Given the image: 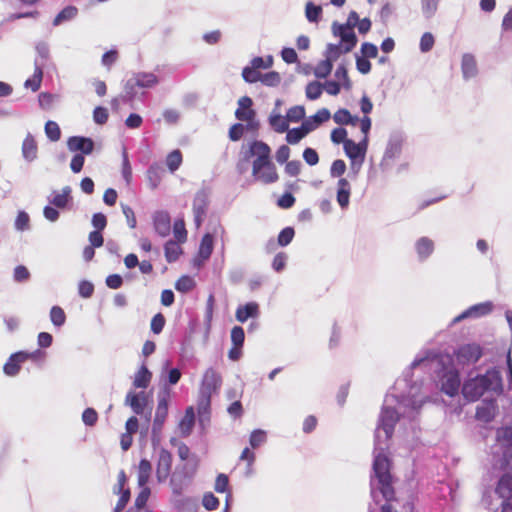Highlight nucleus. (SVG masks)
Masks as SVG:
<instances>
[{"mask_svg":"<svg viewBox=\"0 0 512 512\" xmlns=\"http://www.w3.org/2000/svg\"><path fill=\"white\" fill-rule=\"evenodd\" d=\"M429 397L416 385L409 388L407 394L398 397L394 394L386 395L375 431V447L373 461V475L370 480L371 497L378 504V493L385 499L381 512H399L398 500L394 498L392 476L390 474V462L384 451L387 449V441L394 432V426L401 418L414 420ZM402 512H414L412 502L407 501L402 505Z\"/></svg>","mask_w":512,"mask_h":512,"instance_id":"nucleus-1","label":"nucleus"},{"mask_svg":"<svg viewBox=\"0 0 512 512\" xmlns=\"http://www.w3.org/2000/svg\"><path fill=\"white\" fill-rule=\"evenodd\" d=\"M502 391V377L496 369H490L484 375L469 378L462 386V394L470 402L477 401L486 392L500 394Z\"/></svg>","mask_w":512,"mask_h":512,"instance_id":"nucleus-2","label":"nucleus"},{"mask_svg":"<svg viewBox=\"0 0 512 512\" xmlns=\"http://www.w3.org/2000/svg\"><path fill=\"white\" fill-rule=\"evenodd\" d=\"M494 465L501 469H512V427H501L496 433V443L492 446Z\"/></svg>","mask_w":512,"mask_h":512,"instance_id":"nucleus-3","label":"nucleus"},{"mask_svg":"<svg viewBox=\"0 0 512 512\" xmlns=\"http://www.w3.org/2000/svg\"><path fill=\"white\" fill-rule=\"evenodd\" d=\"M456 362L461 366L475 364L483 355L482 347L476 343L463 344L454 352Z\"/></svg>","mask_w":512,"mask_h":512,"instance_id":"nucleus-4","label":"nucleus"},{"mask_svg":"<svg viewBox=\"0 0 512 512\" xmlns=\"http://www.w3.org/2000/svg\"><path fill=\"white\" fill-rule=\"evenodd\" d=\"M403 137L400 133H392L389 137L385 148L380 167L386 170L390 167L391 162L395 160L402 151Z\"/></svg>","mask_w":512,"mask_h":512,"instance_id":"nucleus-5","label":"nucleus"},{"mask_svg":"<svg viewBox=\"0 0 512 512\" xmlns=\"http://www.w3.org/2000/svg\"><path fill=\"white\" fill-rule=\"evenodd\" d=\"M209 198L210 192L205 188L199 190L194 196L192 210L194 215V223L197 228L202 225L207 214Z\"/></svg>","mask_w":512,"mask_h":512,"instance_id":"nucleus-6","label":"nucleus"},{"mask_svg":"<svg viewBox=\"0 0 512 512\" xmlns=\"http://www.w3.org/2000/svg\"><path fill=\"white\" fill-rule=\"evenodd\" d=\"M168 415V403L165 398H161L158 401V405L155 412V417L152 426V443L154 446L160 442V434L162 427Z\"/></svg>","mask_w":512,"mask_h":512,"instance_id":"nucleus-7","label":"nucleus"},{"mask_svg":"<svg viewBox=\"0 0 512 512\" xmlns=\"http://www.w3.org/2000/svg\"><path fill=\"white\" fill-rule=\"evenodd\" d=\"M496 493L502 502V512H512V475L504 474L496 487Z\"/></svg>","mask_w":512,"mask_h":512,"instance_id":"nucleus-8","label":"nucleus"},{"mask_svg":"<svg viewBox=\"0 0 512 512\" xmlns=\"http://www.w3.org/2000/svg\"><path fill=\"white\" fill-rule=\"evenodd\" d=\"M252 99L248 96H243L238 100V108L235 112V116L240 121H245L248 123V126L251 128H255L258 126V123L255 122V111L252 107Z\"/></svg>","mask_w":512,"mask_h":512,"instance_id":"nucleus-9","label":"nucleus"},{"mask_svg":"<svg viewBox=\"0 0 512 512\" xmlns=\"http://www.w3.org/2000/svg\"><path fill=\"white\" fill-rule=\"evenodd\" d=\"M332 32L335 37L340 38L339 43H342V45L345 46L346 51H352L356 46L358 40L353 29L343 24L334 22L332 24Z\"/></svg>","mask_w":512,"mask_h":512,"instance_id":"nucleus-10","label":"nucleus"},{"mask_svg":"<svg viewBox=\"0 0 512 512\" xmlns=\"http://www.w3.org/2000/svg\"><path fill=\"white\" fill-rule=\"evenodd\" d=\"M492 309H493V304L490 301L475 304V305L469 307L468 309H466L465 311H463L458 316H456L453 319L452 323L455 324L462 320L470 319V318L471 319L480 318L482 316L488 315L492 311Z\"/></svg>","mask_w":512,"mask_h":512,"instance_id":"nucleus-11","label":"nucleus"},{"mask_svg":"<svg viewBox=\"0 0 512 512\" xmlns=\"http://www.w3.org/2000/svg\"><path fill=\"white\" fill-rule=\"evenodd\" d=\"M252 174L257 181H260L264 184H271L278 180L276 167L271 161L264 162L257 169L255 168V164H253Z\"/></svg>","mask_w":512,"mask_h":512,"instance_id":"nucleus-12","label":"nucleus"},{"mask_svg":"<svg viewBox=\"0 0 512 512\" xmlns=\"http://www.w3.org/2000/svg\"><path fill=\"white\" fill-rule=\"evenodd\" d=\"M222 383L220 374L213 368H208L202 378L199 392L212 395Z\"/></svg>","mask_w":512,"mask_h":512,"instance_id":"nucleus-13","label":"nucleus"},{"mask_svg":"<svg viewBox=\"0 0 512 512\" xmlns=\"http://www.w3.org/2000/svg\"><path fill=\"white\" fill-rule=\"evenodd\" d=\"M367 147V137H364L359 143H355L353 140H346L344 142V151L350 160H365Z\"/></svg>","mask_w":512,"mask_h":512,"instance_id":"nucleus-14","label":"nucleus"},{"mask_svg":"<svg viewBox=\"0 0 512 512\" xmlns=\"http://www.w3.org/2000/svg\"><path fill=\"white\" fill-rule=\"evenodd\" d=\"M172 466V455L171 453L162 448L159 451V457L157 461L156 477L159 482L167 480Z\"/></svg>","mask_w":512,"mask_h":512,"instance_id":"nucleus-15","label":"nucleus"},{"mask_svg":"<svg viewBox=\"0 0 512 512\" xmlns=\"http://www.w3.org/2000/svg\"><path fill=\"white\" fill-rule=\"evenodd\" d=\"M67 147L71 152H81L89 155L94 150V142L91 138L83 136H72L67 140Z\"/></svg>","mask_w":512,"mask_h":512,"instance_id":"nucleus-16","label":"nucleus"},{"mask_svg":"<svg viewBox=\"0 0 512 512\" xmlns=\"http://www.w3.org/2000/svg\"><path fill=\"white\" fill-rule=\"evenodd\" d=\"M250 155L256 156L253 164H255V168L257 169L264 162H269L270 160V147L262 142V141H254L250 145Z\"/></svg>","mask_w":512,"mask_h":512,"instance_id":"nucleus-17","label":"nucleus"},{"mask_svg":"<svg viewBox=\"0 0 512 512\" xmlns=\"http://www.w3.org/2000/svg\"><path fill=\"white\" fill-rule=\"evenodd\" d=\"M147 401L148 397L144 391L139 393L130 391L127 393L125 398V404L130 406L132 411L137 415H142L144 413Z\"/></svg>","mask_w":512,"mask_h":512,"instance_id":"nucleus-18","label":"nucleus"},{"mask_svg":"<svg viewBox=\"0 0 512 512\" xmlns=\"http://www.w3.org/2000/svg\"><path fill=\"white\" fill-rule=\"evenodd\" d=\"M153 225L156 233L161 237H166L171 231L170 215L166 211H157L153 215Z\"/></svg>","mask_w":512,"mask_h":512,"instance_id":"nucleus-19","label":"nucleus"},{"mask_svg":"<svg viewBox=\"0 0 512 512\" xmlns=\"http://www.w3.org/2000/svg\"><path fill=\"white\" fill-rule=\"evenodd\" d=\"M415 251L419 261H426L434 252V241L426 236L420 237L415 242Z\"/></svg>","mask_w":512,"mask_h":512,"instance_id":"nucleus-20","label":"nucleus"},{"mask_svg":"<svg viewBox=\"0 0 512 512\" xmlns=\"http://www.w3.org/2000/svg\"><path fill=\"white\" fill-rule=\"evenodd\" d=\"M496 401L494 399L484 400L476 410V418L483 422H490L496 414Z\"/></svg>","mask_w":512,"mask_h":512,"instance_id":"nucleus-21","label":"nucleus"},{"mask_svg":"<svg viewBox=\"0 0 512 512\" xmlns=\"http://www.w3.org/2000/svg\"><path fill=\"white\" fill-rule=\"evenodd\" d=\"M351 185L346 178H340L337 183L336 200L342 209H347L350 202Z\"/></svg>","mask_w":512,"mask_h":512,"instance_id":"nucleus-22","label":"nucleus"},{"mask_svg":"<svg viewBox=\"0 0 512 512\" xmlns=\"http://www.w3.org/2000/svg\"><path fill=\"white\" fill-rule=\"evenodd\" d=\"M461 70L463 78L465 80L474 78L477 75L478 67L474 55H472L471 53L463 54L461 61Z\"/></svg>","mask_w":512,"mask_h":512,"instance_id":"nucleus-23","label":"nucleus"},{"mask_svg":"<svg viewBox=\"0 0 512 512\" xmlns=\"http://www.w3.org/2000/svg\"><path fill=\"white\" fill-rule=\"evenodd\" d=\"M237 321L244 323L248 318H257L259 316V305L256 302H249L239 306L236 310Z\"/></svg>","mask_w":512,"mask_h":512,"instance_id":"nucleus-24","label":"nucleus"},{"mask_svg":"<svg viewBox=\"0 0 512 512\" xmlns=\"http://www.w3.org/2000/svg\"><path fill=\"white\" fill-rule=\"evenodd\" d=\"M24 357L23 351L12 354L3 367L4 373L8 376L17 375L20 371V364L24 362Z\"/></svg>","mask_w":512,"mask_h":512,"instance_id":"nucleus-25","label":"nucleus"},{"mask_svg":"<svg viewBox=\"0 0 512 512\" xmlns=\"http://www.w3.org/2000/svg\"><path fill=\"white\" fill-rule=\"evenodd\" d=\"M37 151V143L32 134L28 133L22 143V156L26 161L32 162L37 158Z\"/></svg>","mask_w":512,"mask_h":512,"instance_id":"nucleus-26","label":"nucleus"},{"mask_svg":"<svg viewBox=\"0 0 512 512\" xmlns=\"http://www.w3.org/2000/svg\"><path fill=\"white\" fill-rule=\"evenodd\" d=\"M460 387V379L457 373H449L445 375L442 380V391L449 395L454 396L458 393Z\"/></svg>","mask_w":512,"mask_h":512,"instance_id":"nucleus-27","label":"nucleus"},{"mask_svg":"<svg viewBox=\"0 0 512 512\" xmlns=\"http://www.w3.org/2000/svg\"><path fill=\"white\" fill-rule=\"evenodd\" d=\"M71 187L65 186L62 188L61 193L53 191L52 197L49 199V202L54 205L56 208L63 209L65 208L71 200Z\"/></svg>","mask_w":512,"mask_h":512,"instance_id":"nucleus-28","label":"nucleus"},{"mask_svg":"<svg viewBox=\"0 0 512 512\" xmlns=\"http://www.w3.org/2000/svg\"><path fill=\"white\" fill-rule=\"evenodd\" d=\"M288 122L289 121L287 117L282 116L280 114V111H276V109L272 110L269 116V124L274 131H276L277 133H284L288 131Z\"/></svg>","mask_w":512,"mask_h":512,"instance_id":"nucleus-29","label":"nucleus"},{"mask_svg":"<svg viewBox=\"0 0 512 512\" xmlns=\"http://www.w3.org/2000/svg\"><path fill=\"white\" fill-rule=\"evenodd\" d=\"M133 78L139 88H151L158 83V77L154 73L138 72Z\"/></svg>","mask_w":512,"mask_h":512,"instance_id":"nucleus-30","label":"nucleus"},{"mask_svg":"<svg viewBox=\"0 0 512 512\" xmlns=\"http://www.w3.org/2000/svg\"><path fill=\"white\" fill-rule=\"evenodd\" d=\"M43 77L42 63L38 59H35V70L31 78L27 79L24 83L26 88H30L32 91H37L41 86Z\"/></svg>","mask_w":512,"mask_h":512,"instance_id":"nucleus-31","label":"nucleus"},{"mask_svg":"<svg viewBox=\"0 0 512 512\" xmlns=\"http://www.w3.org/2000/svg\"><path fill=\"white\" fill-rule=\"evenodd\" d=\"M212 395L199 392L197 410L200 421L208 420Z\"/></svg>","mask_w":512,"mask_h":512,"instance_id":"nucleus-32","label":"nucleus"},{"mask_svg":"<svg viewBox=\"0 0 512 512\" xmlns=\"http://www.w3.org/2000/svg\"><path fill=\"white\" fill-rule=\"evenodd\" d=\"M152 374L145 365L134 376L133 385L135 388L146 389L151 382Z\"/></svg>","mask_w":512,"mask_h":512,"instance_id":"nucleus-33","label":"nucleus"},{"mask_svg":"<svg viewBox=\"0 0 512 512\" xmlns=\"http://www.w3.org/2000/svg\"><path fill=\"white\" fill-rule=\"evenodd\" d=\"M195 423V413L193 407H188L185 411V415L179 423V428L184 436H188Z\"/></svg>","mask_w":512,"mask_h":512,"instance_id":"nucleus-34","label":"nucleus"},{"mask_svg":"<svg viewBox=\"0 0 512 512\" xmlns=\"http://www.w3.org/2000/svg\"><path fill=\"white\" fill-rule=\"evenodd\" d=\"M152 465L147 459H142L138 466V486L143 487L149 482Z\"/></svg>","mask_w":512,"mask_h":512,"instance_id":"nucleus-35","label":"nucleus"},{"mask_svg":"<svg viewBox=\"0 0 512 512\" xmlns=\"http://www.w3.org/2000/svg\"><path fill=\"white\" fill-rule=\"evenodd\" d=\"M213 246V236L210 233L205 234L201 240L199 247V257L202 259V261H206L210 258L213 252Z\"/></svg>","mask_w":512,"mask_h":512,"instance_id":"nucleus-36","label":"nucleus"},{"mask_svg":"<svg viewBox=\"0 0 512 512\" xmlns=\"http://www.w3.org/2000/svg\"><path fill=\"white\" fill-rule=\"evenodd\" d=\"M164 252L166 260L171 263L175 262L179 258L182 253V249L176 241L169 240L164 246Z\"/></svg>","mask_w":512,"mask_h":512,"instance_id":"nucleus-37","label":"nucleus"},{"mask_svg":"<svg viewBox=\"0 0 512 512\" xmlns=\"http://www.w3.org/2000/svg\"><path fill=\"white\" fill-rule=\"evenodd\" d=\"M78 14V9L75 6H67L62 9L53 20V25L58 26L63 22L74 19Z\"/></svg>","mask_w":512,"mask_h":512,"instance_id":"nucleus-38","label":"nucleus"},{"mask_svg":"<svg viewBox=\"0 0 512 512\" xmlns=\"http://www.w3.org/2000/svg\"><path fill=\"white\" fill-rule=\"evenodd\" d=\"M350 51L345 50V46L342 43L332 44L329 43L326 46L324 56L332 63L336 61L342 54L349 53Z\"/></svg>","mask_w":512,"mask_h":512,"instance_id":"nucleus-39","label":"nucleus"},{"mask_svg":"<svg viewBox=\"0 0 512 512\" xmlns=\"http://www.w3.org/2000/svg\"><path fill=\"white\" fill-rule=\"evenodd\" d=\"M164 170L159 163H153L147 170L148 179L153 188H156L161 181Z\"/></svg>","mask_w":512,"mask_h":512,"instance_id":"nucleus-40","label":"nucleus"},{"mask_svg":"<svg viewBox=\"0 0 512 512\" xmlns=\"http://www.w3.org/2000/svg\"><path fill=\"white\" fill-rule=\"evenodd\" d=\"M441 0H421V11L426 19H431L437 12Z\"/></svg>","mask_w":512,"mask_h":512,"instance_id":"nucleus-41","label":"nucleus"},{"mask_svg":"<svg viewBox=\"0 0 512 512\" xmlns=\"http://www.w3.org/2000/svg\"><path fill=\"white\" fill-rule=\"evenodd\" d=\"M182 164L181 151L176 149L170 152L166 157V165L171 173H174Z\"/></svg>","mask_w":512,"mask_h":512,"instance_id":"nucleus-42","label":"nucleus"},{"mask_svg":"<svg viewBox=\"0 0 512 512\" xmlns=\"http://www.w3.org/2000/svg\"><path fill=\"white\" fill-rule=\"evenodd\" d=\"M322 15V7L314 5L312 2H307L305 6V16L311 23H317Z\"/></svg>","mask_w":512,"mask_h":512,"instance_id":"nucleus-43","label":"nucleus"},{"mask_svg":"<svg viewBox=\"0 0 512 512\" xmlns=\"http://www.w3.org/2000/svg\"><path fill=\"white\" fill-rule=\"evenodd\" d=\"M333 63L328 60L326 57L324 60L320 61L315 69H314V75L317 78H326L332 71Z\"/></svg>","mask_w":512,"mask_h":512,"instance_id":"nucleus-44","label":"nucleus"},{"mask_svg":"<svg viewBox=\"0 0 512 512\" xmlns=\"http://www.w3.org/2000/svg\"><path fill=\"white\" fill-rule=\"evenodd\" d=\"M50 320L56 327H61L66 321L64 310L59 306H53L50 310Z\"/></svg>","mask_w":512,"mask_h":512,"instance_id":"nucleus-45","label":"nucleus"},{"mask_svg":"<svg viewBox=\"0 0 512 512\" xmlns=\"http://www.w3.org/2000/svg\"><path fill=\"white\" fill-rule=\"evenodd\" d=\"M260 82L268 87H276L281 82L280 74L276 71H270L265 74L261 73Z\"/></svg>","mask_w":512,"mask_h":512,"instance_id":"nucleus-46","label":"nucleus"},{"mask_svg":"<svg viewBox=\"0 0 512 512\" xmlns=\"http://www.w3.org/2000/svg\"><path fill=\"white\" fill-rule=\"evenodd\" d=\"M173 233L176 240L180 243H183L187 239V231L185 228V223L183 219H177L173 225Z\"/></svg>","mask_w":512,"mask_h":512,"instance_id":"nucleus-47","label":"nucleus"},{"mask_svg":"<svg viewBox=\"0 0 512 512\" xmlns=\"http://www.w3.org/2000/svg\"><path fill=\"white\" fill-rule=\"evenodd\" d=\"M46 136L53 142L58 141L61 137L59 125L54 121H47L45 124Z\"/></svg>","mask_w":512,"mask_h":512,"instance_id":"nucleus-48","label":"nucleus"},{"mask_svg":"<svg viewBox=\"0 0 512 512\" xmlns=\"http://www.w3.org/2000/svg\"><path fill=\"white\" fill-rule=\"evenodd\" d=\"M435 44V38L432 33L425 32L421 38L419 43V48L422 53H427L432 50Z\"/></svg>","mask_w":512,"mask_h":512,"instance_id":"nucleus-49","label":"nucleus"},{"mask_svg":"<svg viewBox=\"0 0 512 512\" xmlns=\"http://www.w3.org/2000/svg\"><path fill=\"white\" fill-rule=\"evenodd\" d=\"M194 286H195V282L190 276L180 277L175 284L176 290H178L182 293H187V292L191 291Z\"/></svg>","mask_w":512,"mask_h":512,"instance_id":"nucleus-50","label":"nucleus"},{"mask_svg":"<svg viewBox=\"0 0 512 512\" xmlns=\"http://www.w3.org/2000/svg\"><path fill=\"white\" fill-rule=\"evenodd\" d=\"M323 86L319 82H310L306 86V97L310 100L318 99L322 94Z\"/></svg>","mask_w":512,"mask_h":512,"instance_id":"nucleus-51","label":"nucleus"},{"mask_svg":"<svg viewBox=\"0 0 512 512\" xmlns=\"http://www.w3.org/2000/svg\"><path fill=\"white\" fill-rule=\"evenodd\" d=\"M289 122H299L305 117V109L301 105L291 107L286 114Z\"/></svg>","mask_w":512,"mask_h":512,"instance_id":"nucleus-52","label":"nucleus"},{"mask_svg":"<svg viewBox=\"0 0 512 512\" xmlns=\"http://www.w3.org/2000/svg\"><path fill=\"white\" fill-rule=\"evenodd\" d=\"M434 354L432 352H425L424 356H417L414 361L411 363L410 369H414L419 366L431 367L433 362Z\"/></svg>","mask_w":512,"mask_h":512,"instance_id":"nucleus-53","label":"nucleus"},{"mask_svg":"<svg viewBox=\"0 0 512 512\" xmlns=\"http://www.w3.org/2000/svg\"><path fill=\"white\" fill-rule=\"evenodd\" d=\"M140 488L141 491L135 499L136 510H142L145 507L151 493L150 488L147 487V485Z\"/></svg>","mask_w":512,"mask_h":512,"instance_id":"nucleus-54","label":"nucleus"},{"mask_svg":"<svg viewBox=\"0 0 512 512\" xmlns=\"http://www.w3.org/2000/svg\"><path fill=\"white\" fill-rule=\"evenodd\" d=\"M242 77L248 83H256L260 81L261 73L251 66H247L242 70Z\"/></svg>","mask_w":512,"mask_h":512,"instance_id":"nucleus-55","label":"nucleus"},{"mask_svg":"<svg viewBox=\"0 0 512 512\" xmlns=\"http://www.w3.org/2000/svg\"><path fill=\"white\" fill-rule=\"evenodd\" d=\"M294 229L292 227H286L278 235V244L282 247L290 244L294 237Z\"/></svg>","mask_w":512,"mask_h":512,"instance_id":"nucleus-56","label":"nucleus"},{"mask_svg":"<svg viewBox=\"0 0 512 512\" xmlns=\"http://www.w3.org/2000/svg\"><path fill=\"white\" fill-rule=\"evenodd\" d=\"M334 76L337 79V82L342 83L343 86L347 89L350 88L351 84L348 77L347 69L344 64H341L337 67Z\"/></svg>","mask_w":512,"mask_h":512,"instance_id":"nucleus-57","label":"nucleus"},{"mask_svg":"<svg viewBox=\"0 0 512 512\" xmlns=\"http://www.w3.org/2000/svg\"><path fill=\"white\" fill-rule=\"evenodd\" d=\"M37 58L42 63V68L45 66L49 58V45L46 42H40L36 45Z\"/></svg>","mask_w":512,"mask_h":512,"instance_id":"nucleus-58","label":"nucleus"},{"mask_svg":"<svg viewBox=\"0 0 512 512\" xmlns=\"http://www.w3.org/2000/svg\"><path fill=\"white\" fill-rule=\"evenodd\" d=\"M265 442H266V432L265 431H263L261 429H257L251 433L249 443L253 448H257Z\"/></svg>","mask_w":512,"mask_h":512,"instance_id":"nucleus-59","label":"nucleus"},{"mask_svg":"<svg viewBox=\"0 0 512 512\" xmlns=\"http://www.w3.org/2000/svg\"><path fill=\"white\" fill-rule=\"evenodd\" d=\"M13 279L18 283L26 282L30 279V272L25 266L18 265L14 268Z\"/></svg>","mask_w":512,"mask_h":512,"instance_id":"nucleus-60","label":"nucleus"},{"mask_svg":"<svg viewBox=\"0 0 512 512\" xmlns=\"http://www.w3.org/2000/svg\"><path fill=\"white\" fill-rule=\"evenodd\" d=\"M286 132V141L292 145L297 144L298 142H300L301 139H303L306 136V134L302 131L300 127L293 128Z\"/></svg>","mask_w":512,"mask_h":512,"instance_id":"nucleus-61","label":"nucleus"},{"mask_svg":"<svg viewBox=\"0 0 512 512\" xmlns=\"http://www.w3.org/2000/svg\"><path fill=\"white\" fill-rule=\"evenodd\" d=\"M30 218L25 211H20L15 220V228L18 231H25L29 229Z\"/></svg>","mask_w":512,"mask_h":512,"instance_id":"nucleus-62","label":"nucleus"},{"mask_svg":"<svg viewBox=\"0 0 512 512\" xmlns=\"http://www.w3.org/2000/svg\"><path fill=\"white\" fill-rule=\"evenodd\" d=\"M333 120L339 125H348L351 122V113L347 109H339L334 113Z\"/></svg>","mask_w":512,"mask_h":512,"instance_id":"nucleus-63","label":"nucleus"},{"mask_svg":"<svg viewBox=\"0 0 512 512\" xmlns=\"http://www.w3.org/2000/svg\"><path fill=\"white\" fill-rule=\"evenodd\" d=\"M245 333L242 327L235 326L231 330V341L234 346H243Z\"/></svg>","mask_w":512,"mask_h":512,"instance_id":"nucleus-64","label":"nucleus"}]
</instances>
